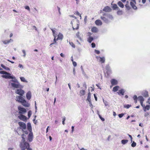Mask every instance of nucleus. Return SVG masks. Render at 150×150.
Listing matches in <instances>:
<instances>
[{"instance_id":"6","label":"nucleus","mask_w":150,"mask_h":150,"mask_svg":"<svg viewBox=\"0 0 150 150\" xmlns=\"http://www.w3.org/2000/svg\"><path fill=\"white\" fill-rule=\"evenodd\" d=\"M130 4L132 8L134 10H137V7L136 6V2L135 0H130Z\"/></svg>"},{"instance_id":"16","label":"nucleus","mask_w":150,"mask_h":150,"mask_svg":"<svg viewBox=\"0 0 150 150\" xmlns=\"http://www.w3.org/2000/svg\"><path fill=\"white\" fill-rule=\"evenodd\" d=\"M111 83L112 86L116 85L118 83L117 81L114 79H112L111 80Z\"/></svg>"},{"instance_id":"59","label":"nucleus","mask_w":150,"mask_h":150,"mask_svg":"<svg viewBox=\"0 0 150 150\" xmlns=\"http://www.w3.org/2000/svg\"><path fill=\"white\" fill-rule=\"evenodd\" d=\"M87 34H88V36H90L91 35V33L90 32H88L87 33Z\"/></svg>"},{"instance_id":"5","label":"nucleus","mask_w":150,"mask_h":150,"mask_svg":"<svg viewBox=\"0 0 150 150\" xmlns=\"http://www.w3.org/2000/svg\"><path fill=\"white\" fill-rule=\"evenodd\" d=\"M18 113L19 114H24L26 112V110L24 108L21 107L20 106L18 107Z\"/></svg>"},{"instance_id":"34","label":"nucleus","mask_w":150,"mask_h":150,"mask_svg":"<svg viewBox=\"0 0 150 150\" xmlns=\"http://www.w3.org/2000/svg\"><path fill=\"white\" fill-rule=\"evenodd\" d=\"M128 142V140L123 139L122 140L121 142L123 144H125L127 143Z\"/></svg>"},{"instance_id":"13","label":"nucleus","mask_w":150,"mask_h":150,"mask_svg":"<svg viewBox=\"0 0 150 150\" xmlns=\"http://www.w3.org/2000/svg\"><path fill=\"white\" fill-rule=\"evenodd\" d=\"M11 86L12 87L15 88H19L20 87V85L19 83H11Z\"/></svg>"},{"instance_id":"62","label":"nucleus","mask_w":150,"mask_h":150,"mask_svg":"<svg viewBox=\"0 0 150 150\" xmlns=\"http://www.w3.org/2000/svg\"><path fill=\"white\" fill-rule=\"evenodd\" d=\"M91 93L90 92H89L88 93V96L91 97Z\"/></svg>"},{"instance_id":"42","label":"nucleus","mask_w":150,"mask_h":150,"mask_svg":"<svg viewBox=\"0 0 150 150\" xmlns=\"http://www.w3.org/2000/svg\"><path fill=\"white\" fill-rule=\"evenodd\" d=\"M77 26L76 27H75L73 25V28L74 29H78L79 28V26L78 24H76Z\"/></svg>"},{"instance_id":"31","label":"nucleus","mask_w":150,"mask_h":150,"mask_svg":"<svg viewBox=\"0 0 150 150\" xmlns=\"http://www.w3.org/2000/svg\"><path fill=\"white\" fill-rule=\"evenodd\" d=\"M1 66L4 69L6 70H10V69L8 67H6L5 66L4 64H1Z\"/></svg>"},{"instance_id":"20","label":"nucleus","mask_w":150,"mask_h":150,"mask_svg":"<svg viewBox=\"0 0 150 150\" xmlns=\"http://www.w3.org/2000/svg\"><path fill=\"white\" fill-rule=\"evenodd\" d=\"M91 31L93 33H97L98 31V30L97 27H93L91 28Z\"/></svg>"},{"instance_id":"25","label":"nucleus","mask_w":150,"mask_h":150,"mask_svg":"<svg viewBox=\"0 0 150 150\" xmlns=\"http://www.w3.org/2000/svg\"><path fill=\"white\" fill-rule=\"evenodd\" d=\"M112 8L114 10H117L119 9V8L117 6V5L116 4H113L112 6Z\"/></svg>"},{"instance_id":"43","label":"nucleus","mask_w":150,"mask_h":150,"mask_svg":"<svg viewBox=\"0 0 150 150\" xmlns=\"http://www.w3.org/2000/svg\"><path fill=\"white\" fill-rule=\"evenodd\" d=\"M124 113L120 114L118 115V116L120 118H121L124 116Z\"/></svg>"},{"instance_id":"17","label":"nucleus","mask_w":150,"mask_h":150,"mask_svg":"<svg viewBox=\"0 0 150 150\" xmlns=\"http://www.w3.org/2000/svg\"><path fill=\"white\" fill-rule=\"evenodd\" d=\"M125 92V91L124 90L122 89H121L120 90H119L117 92L118 94L120 95H122V96L124 95V93Z\"/></svg>"},{"instance_id":"8","label":"nucleus","mask_w":150,"mask_h":150,"mask_svg":"<svg viewBox=\"0 0 150 150\" xmlns=\"http://www.w3.org/2000/svg\"><path fill=\"white\" fill-rule=\"evenodd\" d=\"M20 115L18 116V118L20 120L24 121H26L27 119V117L25 115L23 114H19Z\"/></svg>"},{"instance_id":"19","label":"nucleus","mask_w":150,"mask_h":150,"mask_svg":"<svg viewBox=\"0 0 150 150\" xmlns=\"http://www.w3.org/2000/svg\"><path fill=\"white\" fill-rule=\"evenodd\" d=\"M143 108V110L144 111H146V110H148L150 108V105H147L146 106H145L144 105V106H142Z\"/></svg>"},{"instance_id":"9","label":"nucleus","mask_w":150,"mask_h":150,"mask_svg":"<svg viewBox=\"0 0 150 150\" xmlns=\"http://www.w3.org/2000/svg\"><path fill=\"white\" fill-rule=\"evenodd\" d=\"M22 96H17L16 97V101L19 103H21L23 100H24V99L22 97Z\"/></svg>"},{"instance_id":"46","label":"nucleus","mask_w":150,"mask_h":150,"mask_svg":"<svg viewBox=\"0 0 150 150\" xmlns=\"http://www.w3.org/2000/svg\"><path fill=\"white\" fill-rule=\"evenodd\" d=\"M65 120H66V118L65 117H64L63 118L62 123L63 125H64L65 124L64 122H65Z\"/></svg>"},{"instance_id":"32","label":"nucleus","mask_w":150,"mask_h":150,"mask_svg":"<svg viewBox=\"0 0 150 150\" xmlns=\"http://www.w3.org/2000/svg\"><path fill=\"white\" fill-rule=\"evenodd\" d=\"M118 11L117 12V13L119 15H121L122 14L123 11L122 10H120V9L117 10Z\"/></svg>"},{"instance_id":"44","label":"nucleus","mask_w":150,"mask_h":150,"mask_svg":"<svg viewBox=\"0 0 150 150\" xmlns=\"http://www.w3.org/2000/svg\"><path fill=\"white\" fill-rule=\"evenodd\" d=\"M91 46L93 48H94L96 47V44H95L93 42L91 43Z\"/></svg>"},{"instance_id":"24","label":"nucleus","mask_w":150,"mask_h":150,"mask_svg":"<svg viewBox=\"0 0 150 150\" xmlns=\"http://www.w3.org/2000/svg\"><path fill=\"white\" fill-rule=\"evenodd\" d=\"M118 5L121 8H123L124 7V5L122 2L120 1H119L117 3Z\"/></svg>"},{"instance_id":"1","label":"nucleus","mask_w":150,"mask_h":150,"mask_svg":"<svg viewBox=\"0 0 150 150\" xmlns=\"http://www.w3.org/2000/svg\"><path fill=\"white\" fill-rule=\"evenodd\" d=\"M19 126V127L17 128V129H21L23 134L25 132H27L28 135V140L29 142H31L33 138V135L32 132V129L31 124L30 123H27V129L28 130H25L26 129V126L25 124L23 122H18Z\"/></svg>"},{"instance_id":"12","label":"nucleus","mask_w":150,"mask_h":150,"mask_svg":"<svg viewBox=\"0 0 150 150\" xmlns=\"http://www.w3.org/2000/svg\"><path fill=\"white\" fill-rule=\"evenodd\" d=\"M21 103L25 107H29L30 106V104L27 103L25 100H23V101Z\"/></svg>"},{"instance_id":"45","label":"nucleus","mask_w":150,"mask_h":150,"mask_svg":"<svg viewBox=\"0 0 150 150\" xmlns=\"http://www.w3.org/2000/svg\"><path fill=\"white\" fill-rule=\"evenodd\" d=\"M99 117L101 120L103 121H105V119L103 118L100 115H99Z\"/></svg>"},{"instance_id":"37","label":"nucleus","mask_w":150,"mask_h":150,"mask_svg":"<svg viewBox=\"0 0 150 150\" xmlns=\"http://www.w3.org/2000/svg\"><path fill=\"white\" fill-rule=\"evenodd\" d=\"M32 114V111L31 110H29L28 112V118H29L31 116Z\"/></svg>"},{"instance_id":"22","label":"nucleus","mask_w":150,"mask_h":150,"mask_svg":"<svg viewBox=\"0 0 150 150\" xmlns=\"http://www.w3.org/2000/svg\"><path fill=\"white\" fill-rule=\"evenodd\" d=\"M142 95L145 97H147L149 96L148 92L147 91H144L143 92Z\"/></svg>"},{"instance_id":"27","label":"nucleus","mask_w":150,"mask_h":150,"mask_svg":"<svg viewBox=\"0 0 150 150\" xmlns=\"http://www.w3.org/2000/svg\"><path fill=\"white\" fill-rule=\"evenodd\" d=\"M93 40V38L92 37L89 36L88 38L87 41L91 43V42Z\"/></svg>"},{"instance_id":"40","label":"nucleus","mask_w":150,"mask_h":150,"mask_svg":"<svg viewBox=\"0 0 150 150\" xmlns=\"http://www.w3.org/2000/svg\"><path fill=\"white\" fill-rule=\"evenodd\" d=\"M136 143L134 142H133L131 144V146L132 147H134L136 146Z\"/></svg>"},{"instance_id":"64","label":"nucleus","mask_w":150,"mask_h":150,"mask_svg":"<svg viewBox=\"0 0 150 150\" xmlns=\"http://www.w3.org/2000/svg\"><path fill=\"white\" fill-rule=\"evenodd\" d=\"M13 148H9L8 149V150H12L13 149Z\"/></svg>"},{"instance_id":"3","label":"nucleus","mask_w":150,"mask_h":150,"mask_svg":"<svg viewBox=\"0 0 150 150\" xmlns=\"http://www.w3.org/2000/svg\"><path fill=\"white\" fill-rule=\"evenodd\" d=\"M100 18L105 23H108L109 20L112 19L113 17L112 15L110 14L105 13L103 14V16L101 17Z\"/></svg>"},{"instance_id":"36","label":"nucleus","mask_w":150,"mask_h":150,"mask_svg":"<svg viewBox=\"0 0 150 150\" xmlns=\"http://www.w3.org/2000/svg\"><path fill=\"white\" fill-rule=\"evenodd\" d=\"M51 30L52 31L54 37L57 36V34H55L56 31L52 29H51Z\"/></svg>"},{"instance_id":"47","label":"nucleus","mask_w":150,"mask_h":150,"mask_svg":"<svg viewBox=\"0 0 150 150\" xmlns=\"http://www.w3.org/2000/svg\"><path fill=\"white\" fill-rule=\"evenodd\" d=\"M72 63H73V64L74 67H75L76 66L77 63L73 61Z\"/></svg>"},{"instance_id":"7","label":"nucleus","mask_w":150,"mask_h":150,"mask_svg":"<svg viewBox=\"0 0 150 150\" xmlns=\"http://www.w3.org/2000/svg\"><path fill=\"white\" fill-rule=\"evenodd\" d=\"M15 93L20 96H23L24 94V91L21 89H18L15 91Z\"/></svg>"},{"instance_id":"53","label":"nucleus","mask_w":150,"mask_h":150,"mask_svg":"<svg viewBox=\"0 0 150 150\" xmlns=\"http://www.w3.org/2000/svg\"><path fill=\"white\" fill-rule=\"evenodd\" d=\"M94 98H95V100L96 101H97V98L95 95V94H94Z\"/></svg>"},{"instance_id":"10","label":"nucleus","mask_w":150,"mask_h":150,"mask_svg":"<svg viewBox=\"0 0 150 150\" xmlns=\"http://www.w3.org/2000/svg\"><path fill=\"white\" fill-rule=\"evenodd\" d=\"M138 100L139 101L141 105L142 106H144V105L143 104V102L144 101V99L142 96H139L138 97Z\"/></svg>"},{"instance_id":"38","label":"nucleus","mask_w":150,"mask_h":150,"mask_svg":"<svg viewBox=\"0 0 150 150\" xmlns=\"http://www.w3.org/2000/svg\"><path fill=\"white\" fill-rule=\"evenodd\" d=\"M74 14L77 16H79L80 17V18H81V14L79 13V12L78 11H76L74 13Z\"/></svg>"},{"instance_id":"49","label":"nucleus","mask_w":150,"mask_h":150,"mask_svg":"<svg viewBox=\"0 0 150 150\" xmlns=\"http://www.w3.org/2000/svg\"><path fill=\"white\" fill-rule=\"evenodd\" d=\"M95 51L96 53L97 54H99L100 53V52L99 50H95Z\"/></svg>"},{"instance_id":"57","label":"nucleus","mask_w":150,"mask_h":150,"mask_svg":"<svg viewBox=\"0 0 150 150\" xmlns=\"http://www.w3.org/2000/svg\"><path fill=\"white\" fill-rule=\"evenodd\" d=\"M60 55L62 57H64V54L62 53H61Z\"/></svg>"},{"instance_id":"4","label":"nucleus","mask_w":150,"mask_h":150,"mask_svg":"<svg viewBox=\"0 0 150 150\" xmlns=\"http://www.w3.org/2000/svg\"><path fill=\"white\" fill-rule=\"evenodd\" d=\"M0 74H3L2 76V77L3 78L5 79H13V77L10 75L11 74L10 73L4 71H0Z\"/></svg>"},{"instance_id":"15","label":"nucleus","mask_w":150,"mask_h":150,"mask_svg":"<svg viewBox=\"0 0 150 150\" xmlns=\"http://www.w3.org/2000/svg\"><path fill=\"white\" fill-rule=\"evenodd\" d=\"M96 24L97 25H101L102 24V22L100 20L98 19L95 22Z\"/></svg>"},{"instance_id":"2","label":"nucleus","mask_w":150,"mask_h":150,"mask_svg":"<svg viewBox=\"0 0 150 150\" xmlns=\"http://www.w3.org/2000/svg\"><path fill=\"white\" fill-rule=\"evenodd\" d=\"M27 132H25L23 134H22L21 137L22 138L20 144V147L21 150H25L26 149L27 150H32V149L30 148L29 144L25 142V139H27L28 140V135H27Z\"/></svg>"},{"instance_id":"55","label":"nucleus","mask_w":150,"mask_h":150,"mask_svg":"<svg viewBox=\"0 0 150 150\" xmlns=\"http://www.w3.org/2000/svg\"><path fill=\"white\" fill-rule=\"evenodd\" d=\"M18 67L20 68H23V65L22 64H19Z\"/></svg>"},{"instance_id":"54","label":"nucleus","mask_w":150,"mask_h":150,"mask_svg":"<svg viewBox=\"0 0 150 150\" xmlns=\"http://www.w3.org/2000/svg\"><path fill=\"white\" fill-rule=\"evenodd\" d=\"M71 129H72L71 132L72 133L74 131V126H72V127H71Z\"/></svg>"},{"instance_id":"51","label":"nucleus","mask_w":150,"mask_h":150,"mask_svg":"<svg viewBox=\"0 0 150 150\" xmlns=\"http://www.w3.org/2000/svg\"><path fill=\"white\" fill-rule=\"evenodd\" d=\"M25 8L26 9L30 11V9L29 7L28 6H26L25 7Z\"/></svg>"},{"instance_id":"48","label":"nucleus","mask_w":150,"mask_h":150,"mask_svg":"<svg viewBox=\"0 0 150 150\" xmlns=\"http://www.w3.org/2000/svg\"><path fill=\"white\" fill-rule=\"evenodd\" d=\"M133 98L134 100H137V96L136 95H134L133 97Z\"/></svg>"},{"instance_id":"26","label":"nucleus","mask_w":150,"mask_h":150,"mask_svg":"<svg viewBox=\"0 0 150 150\" xmlns=\"http://www.w3.org/2000/svg\"><path fill=\"white\" fill-rule=\"evenodd\" d=\"M105 69L107 70V73L109 72L110 73L111 72V70L109 65H107L106 66Z\"/></svg>"},{"instance_id":"33","label":"nucleus","mask_w":150,"mask_h":150,"mask_svg":"<svg viewBox=\"0 0 150 150\" xmlns=\"http://www.w3.org/2000/svg\"><path fill=\"white\" fill-rule=\"evenodd\" d=\"M80 96H83L85 93V91L84 90H81L80 91Z\"/></svg>"},{"instance_id":"30","label":"nucleus","mask_w":150,"mask_h":150,"mask_svg":"<svg viewBox=\"0 0 150 150\" xmlns=\"http://www.w3.org/2000/svg\"><path fill=\"white\" fill-rule=\"evenodd\" d=\"M57 36H54V41H53V42L52 43H51L50 45V46H51V45H53V44H54V43H57V42H56V40H57V39H56V38Z\"/></svg>"},{"instance_id":"63","label":"nucleus","mask_w":150,"mask_h":150,"mask_svg":"<svg viewBox=\"0 0 150 150\" xmlns=\"http://www.w3.org/2000/svg\"><path fill=\"white\" fill-rule=\"evenodd\" d=\"M33 27L34 29H35V30H37V29L36 26H34Z\"/></svg>"},{"instance_id":"39","label":"nucleus","mask_w":150,"mask_h":150,"mask_svg":"<svg viewBox=\"0 0 150 150\" xmlns=\"http://www.w3.org/2000/svg\"><path fill=\"white\" fill-rule=\"evenodd\" d=\"M131 106V105L127 104V105H124V107L125 108L128 109V108H130Z\"/></svg>"},{"instance_id":"35","label":"nucleus","mask_w":150,"mask_h":150,"mask_svg":"<svg viewBox=\"0 0 150 150\" xmlns=\"http://www.w3.org/2000/svg\"><path fill=\"white\" fill-rule=\"evenodd\" d=\"M20 79L21 81L24 82H27V81L25 79L24 77H20Z\"/></svg>"},{"instance_id":"56","label":"nucleus","mask_w":150,"mask_h":150,"mask_svg":"<svg viewBox=\"0 0 150 150\" xmlns=\"http://www.w3.org/2000/svg\"><path fill=\"white\" fill-rule=\"evenodd\" d=\"M147 103L150 104V98H149L148 100Z\"/></svg>"},{"instance_id":"14","label":"nucleus","mask_w":150,"mask_h":150,"mask_svg":"<svg viewBox=\"0 0 150 150\" xmlns=\"http://www.w3.org/2000/svg\"><path fill=\"white\" fill-rule=\"evenodd\" d=\"M96 58L97 59H98V58H100L99 61L101 63H104L105 62V59L104 57H97Z\"/></svg>"},{"instance_id":"52","label":"nucleus","mask_w":150,"mask_h":150,"mask_svg":"<svg viewBox=\"0 0 150 150\" xmlns=\"http://www.w3.org/2000/svg\"><path fill=\"white\" fill-rule=\"evenodd\" d=\"M130 138L131 139V142H132V136L130 134H128Z\"/></svg>"},{"instance_id":"60","label":"nucleus","mask_w":150,"mask_h":150,"mask_svg":"<svg viewBox=\"0 0 150 150\" xmlns=\"http://www.w3.org/2000/svg\"><path fill=\"white\" fill-rule=\"evenodd\" d=\"M146 1V0H142V2L143 4H144L145 3Z\"/></svg>"},{"instance_id":"11","label":"nucleus","mask_w":150,"mask_h":150,"mask_svg":"<svg viewBox=\"0 0 150 150\" xmlns=\"http://www.w3.org/2000/svg\"><path fill=\"white\" fill-rule=\"evenodd\" d=\"M111 8L108 6H106L103 8V11L106 12H110L111 11Z\"/></svg>"},{"instance_id":"41","label":"nucleus","mask_w":150,"mask_h":150,"mask_svg":"<svg viewBox=\"0 0 150 150\" xmlns=\"http://www.w3.org/2000/svg\"><path fill=\"white\" fill-rule=\"evenodd\" d=\"M69 44L70 45H71V46L73 47L74 48L75 47V46L74 44L72 42H70Z\"/></svg>"},{"instance_id":"21","label":"nucleus","mask_w":150,"mask_h":150,"mask_svg":"<svg viewBox=\"0 0 150 150\" xmlns=\"http://www.w3.org/2000/svg\"><path fill=\"white\" fill-rule=\"evenodd\" d=\"M31 93L30 92L28 91L26 94V98H27L29 100L31 98Z\"/></svg>"},{"instance_id":"58","label":"nucleus","mask_w":150,"mask_h":150,"mask_svg":"<svg viewBox=\"0 0 150 150\" xmlns=\"http://www.w3.org/2000/svg\"><path fill=\"white\" fill-rule=\"evenodd\" d=\"M57 7L58 10V11H59V13H60V8L59 7L57 6Z\"/></svg>"},{"instance_id":"61","label":"nucleus","mask_w":150,"mask_h":150,"mask_svg":"<svg viewBox=\"0 0 150 150\" xmlns=\"http://www.w3.org/2000/svg\"><path fill=\"white\" fill-rule=\"evenodd\" d=\"M113 116H115L116 115V114L115 112H113Z\"/></svg>"},{"instance_id":"18","label":"nucleus","mask_w":150,"mask_h":150,"mask_svg":"<svg viewBox=\"0 0 150 150\" xmlns=\"http://www.w3.org/2000/svg\"><path fill=\"white\" fill-rule=\"evenodd\" d=\"M63 38V36L62 34L59 33L57 35V40H62Z\"/></svg>"},{"instance_id":"28","label":"nucleus","mask_w":150,"mask_h":150,"mask_svg":"<svg viewBox=\"0 0 150 150\" xmlns=\"http://www.w3.org/2000/svg\"><path fill=\"white\" fill-rule=\"evenodd\" d=\"M126 4L125 5V6L128 10H129L130 8V7L129 5V2L127 1L126 2Z\"/></svg>"},{"instance_id":"50","label":"nucleus","mask_w":150,"mask_h":150,"mask_svg":"<svg viewBox=\"0 0 150 150\" xmlns=\"http://www.w3.org/2000/svg\"><path fill=\"white\" fill-rule=\"evenodd\" d=\"M87 100L88 101H91V97L88 96L87 98Z\"/></svg>"},{"instance_id":"23","label":"nucleus","mask_w":150,"mask_h":150,"mask_svg":"<svg viewBox=\"0 0 150 150\" xmlns=\"http://www.w3.org/2000/svg\"><path fill=\"white\" fill-rule=\"evenodd\" d=\"M119 88L120 87L119 86H116L113 88L112 91L114 92H116L118 90Z\"/></svg>"},{"instance_id":"29","label":"nucleus","mask_w":150,"mask_h":150,"mask_svg":"<svg viewBox=\"0 0 150 150\" xmlns=\"http://www.w3.org/2000/svg\"><path fill=\"white\" fill-rule=\"evenodd\" d=\"M11 40H12L11 39H10L9 40H7L3 41V42L4 44H6L9 43L11 41Z\"/></svg>"}]
</instances>
